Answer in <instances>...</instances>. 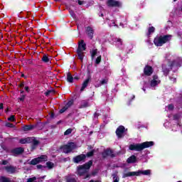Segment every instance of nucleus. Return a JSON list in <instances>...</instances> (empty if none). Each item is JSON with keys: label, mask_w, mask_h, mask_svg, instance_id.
<instances>
[{"label": "nucleus", "mask_w": 182, "mask_h": 182, "mask_svg": "<svg viewBox=\"0 0 182 182\" xmlns=\"http://www.w3.org/2000/svg\"><path fill=\"white\" fill-rule=\"evenodd\" d=\"M153 146H154V141H145L141 144H130L129 149L132 150V151H141L144 150V149H149V147Z\"/></svg>", "instance_id": "1"}, {"label": "nucleus", "mask_w": 182, "mask_h": 182, "mask_svg": "<svg viewBox=\"0 0 182 182\" xmlns=\"http://www.w3.org/2000/svg\"><path fill=\"white\" fill-rule=\"evenodd\" d=\"M171 41V35H164V36H156L154 39V43L155 46L161 47L163 46L165 43H167V42H170Z\"/></svg>", "instance_id": "2"}, {"label": "nucleus", "mask_w": 182, "mask_h": 182, "mask_svg": "<svg viewBox=\"0 0 182 182\" xmlns=\"http://www.w3.org/2000/svg\"><path fill=\"white\" fill-rule=\"evenodd\" d=\"M141 174H143V176H150L151 174V171L148 169L145 171L139 170L138 171L127 172L123 174L122 178H127V177H134V176L139 177V176Z\"/></svg>", "instance_id": "3"}, {"label": "nucleus", "mask_w": 182, "mask_h": 182, "mask_svg": "<svg viewBox=\"0 0 182 182\" xmlns=\"http://www.w3.org/2000/svg\"><path fill=\"white\" fill-rule=\"evenodd\" d=\"M86 50V43L84 40H80L78 42V47L77 48V55L78 56V59L83 62V58H85V53L83 51Z\"/></svg>", "instance_id": "4"}, {"label": "nucleus", "mask_w": 182, "mask_h": 182, "mask_svg": "<svg viewBox=\"0 0 182 182\" xmlns=\"http://www.w3.org/2000/svg\"><path fill=\"white\" fill-rule=\"evenodd\" d=\"M75 149H76V144H75L74 142H68V144H65L60 146V150H63V153L65 154L72 153Z\"/></svg>", "instance_id": "5"}, {"label": "nucleus", "mask_w": 182, "mask_h": 182, "mask_svg": "<svg viewBox=\"0 0 182 182\" xmlns=\"http://www.w3.org/2000/svg\"><path fill=\"white\" fill-rule=\"evenodd\" d=\"M43 161H48V156L41 155V156L34 158L29 162V164L31 166H36V164H39V163H42Z\"/></svg>", "instance_id": "6"}, {"label": "nucleus", "mask_w": 182, "mask_h": 182, "mask_svg": "<svg viewBox=\"0 0 182 182\" xmlns=\"http://www.w3.org/2000/svg\"><path fill=\"white\" fill-rule=\"evenodd\" d=\"M102 159H107V157H111V159H114L116 157V154L113 152V150L110 148L104 149L102 153Z\"/></svg>", "instance_id": "7"}, {"label": "nucleus", "mask_w": 182, "mask_h": 182, "mask_svg": "<svg viewBox=\"0 0 182 182\" xmlns=\"http://www.w3.org/2000/svg\"><path fill=\"white\" fill-rule=\"evenodd\" d=\"M77 175L80 176V177L84 176V179L86 180V178H89L90 177V174H89V171H87L85 168H81L80 165H79L77 168Z\"/></svg>", "instance_id": "8"}, {"label": "nucleus", "mask_w": 182, "mask_h": 182, "mask_svg": "<svg viewBox=\"0 0 182 182\" xmlns=\"http://www.w3.org/2000/svg\"><path fill=\"white\" fill-rule=\"evenodd\" d=\"M115 133L118 139H123L124 133H126V128L124 126L120 125L117 128Z\"/></svg>", "instance_id": "9"}, {"label": "nucleus", "mask_w": 182, "mask_h": 182, "mask_svg": "<svg viewBox=\"0 0 182 182\" xmlns=\"http://www.w3.org/2000/svg\"><path fill=\"white\" fill-rule=\"evenodd\" d=\"M85 160H86V155L83 154L75 156L73 158V161L75 164H79V163H81V161L85 162Z\"/></svg>", "instance_id": "10"}, {"label": "nucleus", "mask_w": 182, "mask_h": 182, "mask_svg": "<svg viewBox=\"0 0 182 182\" xmlns=\"http://www.w3.org/2000/svg\"><path fill=\"white\" fill-rule=\"evenodd\" d=\"M107 5L109 8H120V6H122V3L116 0H107Z\"/></svg>", "instance_id": "11"}, {"label": "nucleus", "mask_w": 182, "mask_h": 182, "mask_svg": "<svg viewBox=\"0 0 182 182\" xmlns=\"http://www.w3.org/2000/svg\"><path fill=\"white\" fill-rule=\"evenodd\" d=\"M153 72H154V69L151 65H146L144 68V75L145 76H151L153 75Z\"/></svg>", "instance_id": "12"}, {"label": "nucleus", "mask_w": 182, "mask_h": 182, "mask_svg": "<svg viewBox=\"0 0 182 182\" xmlns=\"http://www.w3.org/2000/svg\"><path fill=\"white\" fill-rule=\"evenodd\" d=\"M25 151V149L22 147L14 148L11 150L12 154L14 156H19Z\"/></svg>", "instance_id": "13"}, {"label": "nucleus", "mask_w": 182, "mask_h": 182, "mask_svg": "<svg viewBox=\"0 0 182 182\" xmlns=\"http://www.w3.org/2000/svg\"><path fill=\"white\" fill-rule=\"evenodd\" d=\"M73 105V100H70L68 101L66 105L61 109L59 110V113H60L62 114V113H65V111L68 110V109H69V107H71Z\"/></svg>", "instance_id": "14"}, {"label": "nucleus", "mask_w": 182, "mask_h": 182, "mask_svg": "<svg viewBox=\"0 0 182 182\" xmlns=\"http://www.w3.org/2000/svg\"><path fill=\"white\" fill-rule=\"evenodd\" d=\"M93 166V161L90 160L88 162H86L83 165H80V168H85L87 171H89L90 170V168Z\"/></svg>", "instance_id": "15"}, {"label": "nucleus", "mask_w": 182, "mask_h": 182, "mask_svg": "<svg viewBox=\"0 0 182 182\" xmlns=\"http://www.w3.org/2000/svg\"><path fill=\"white\" fill-rule=\"evenodd\" d=\"M85 32L90 39H93V35L95 33V30H93V28L87 26L85 29Z\"/></svg>", "instance_id": "16"}, {"label": "nucleus", "mask_w": 182, "mask_h": 182, "mask_svg": "<svg viewBox=\"0 0 182 182\" xmlns=\"http://www.w3.org/2000/svg\"><path fill=\"white\" fill-rule=\"evenodd\" d=\"M91 79H92V77H90V75H89L87 77V78L84 80V82H82V87L80 88V92H83V90H85V88L87 87V86L89 85V82H90Z\"/></svg>", "instance_id": "17"}, {"label": "nucleus", "mask_w": 182, "mask_h": 182, "mask_svg": "<svg viewBox=\"0 0 182 182\" xmlns=\"http://www.w3.org/2000/svg\"><path fill=\"white\" fill-rule=\"evenodd\" d=\"M5 170L7 173L10 174H14L16 171V168L13 166H5Z\"/></svg>", "instance_id": "18"}, {"label": "nucleus", "mask_w": 182, "mask_h": 182, "mask_svg": "<svg viewBox=\"0 0 182 182\" xmlns=\"http://www.w3.org/2000/svg\"><path fill=\"white\" fill-rule=\"evenodd\" d=\"M136 161H137V157L134 155H132V156H129L127 159V163L128 164H134V163H136Z\"/></svg>", "instance_id": "19"}, {"label": "nucleus", "mask_w": 182, "mask_h": 182, "mask_svg": "<svg viewBox=\"0 0 182 182\" xmlns=\"http://www.w3.org/2000/svg\"><path fill=\"white\" fill-rule=\"evenodd\" d=\"M40 141H38L36 138L33 139V141L31 142V151H33L36 149V147H38V146H39L40 144Z\"/></svg>", "instance_id": "20"}, {"label": "nucleus", "mask_w": 182, "mask_h": 182, "mask_svg": "<svg viewBox=\"0 0 182 182\" xmlns=\"http://www.w3.org/2000/svg\"><path fill=\"white\" fill-rule=\"evenodd\" d=\"M174 66H178V61L173 60L172 61H168V67L170 68L171 70L174 68Z\"/></svg>", "instance_id": "21"}, {"label": "nucleus", "mask_w": 182, "mask_h": 182, "mask_svg": "<svg viewBox=\"0 0 182 182\" xmlns=\"http://www.w3.org/2000/svg\"><path fill=\"white\" fill-rule=\"evenodd\" d=\"M35 126L33 125H25L22 127V130L23 132H29V130H33L34 129Z\"/></svg>", "instance_id": "22"}, {"label": "nucleus", "mask_w": 182, "mask_h": 182, "mask_svg": "<svg viewBox=\"0 0 182 182\" xmlns=\"http://www.w3.org/2000/svg\"><path fill=\"white\" fill-rule=\"evenodd\" d=\"M65 182H77L76 178L68 176L65 177Z\"/></svg>", "instance_id": "23"}, {"label": "nucleus", "mask_w": 182, "mask_h": 182, "mask_svg": "<svg viewBox=\"0 0 182 182\" xmlns=\"http://www.w3.org/2000/svg\"><path fill=\"white\" fill-rule=\"evenodd\" d=\"M67 82L68 83H73V76L70 73H67Z\"/></svg>", "instance_id": "24"}, {"label": "nucleus", "mask_w": 182, "mask_h": 182, "mask_svg": "<svg viewBox=\"0 0 182 182\" xmlns=\"http://www.w3.org/2000/svg\"><path fill=\"white\" fill-rule=\"evenodd\" d=\"M85 107H89V102L87 101H82L79 109H85Z\"/></svg>", "instance_id": "25"}, {"label": "nucleus", "mask_w": 182, "mask_h": 182, "mask_svg": "<svg viewBox=\"0 0 182 182\" xmlns=\"http://www.w3.org/2000/svg\"><path fill=\"white\" fill-rule=\"evenodd\" d=\"M42 62H43L44 63H49V62H50V59L49 58V57H48V55H43V58H41Z\"/></svg>", "instance_id": "26"}, {"label": "nucleus", "mask_w": 182, "mask_h": 182, "mask_svg": "<svg viewBox=\"0 0 182 182\" xmlns=\"http://www.w3.org/2000/svg\"><path fill=\"white\" fill-rule=\"evenodd\" d=\"M156 28L154 26H151L148 28L147 36H150L151 33H154Z\"/></svg>", "instance_id": "27"}, {"label": "nucleus", "mask_w": 182, "mask_h": 182, "mask_svg": "<svg viewBox=\"0 0 182 182\" xmlns=\"http://www.w3.org/2000/svg\"><path fill=\"white\" fill-rule=\"evenodd\" d=\"M90 54H91V59H95V56L97 55V49H92L90 51Z\"/></svg>", "instance_id": "28"}, {"label": "nucleus", "mask_w": 182, "mask_h": 182, "mask_svg": "<svg viewBox=\"0 0 182 182\" xmlns=\"http://www.w3.org/2000/svg\"><path fill=\"white\" fill-rule=\"evenodd\" d=\"M159 83H160V80H152L151 81V87H156V86H157V85H159Z\"/></svg>", "instance_id": "29"}, {"label": "nucleus", "mask_w": 182, "mask_h": 182, "mask_svg": "<svg viewBox=\"0 0 182 182\" xmlns=\"http://www.w3.org/2000/svg\"><path fill=\"white\" fill-rule=\"evenodd\" d=\"M46 167H48V168L49 170H50V169H52L53 167H55V164H53V163H52V162H50V161L46 162Z\"/></svg>", "instance_id": "30"}, {"label": "nucleus", "mask_w": 182, "mask_h": 182, "mask_svg": "<svg viewBox=\"0 0 182 182\" xmlns=\"http://www.w3.org/2000/svg\"><path fill=\"white\" fill-rule=\"evenodd\" d=\"M95 151H96L95 149H92V151L87 153L85 155L86 157H93L95 156Z\"/></svg>", "instance_id": "31"}, {"label": "nucleus", "mask_w": 182, "mask_h": 182, "mask_svg": "<svg viewBox=\"0 0 182 182\" xmlns=\"http://www.w3.org/2000/svg\"><path fill=\"white\" fill-rule=\"evenodd\" d=\"M72 132H73V129L72 128L68 129L65 132H64V136H69V134H72Z\"/></svg>", "instance_id": "32"}, {"label": "nucleus", "mask_w": 182, "mask_h": 182, "mask_svg": "<svg viewBox=\"0 0 182 182\" xmlns=\"http://www.w3.org/2000/svg\"><path fill=\"white\" fill-rule=\"evenodd\" d=\"M27 144H31L35 140V137H27L26 138Z\"/></svg>", "instance_id": "33"}, {"label": "nucleus", "mask_w": 182, "mask_h": 182, "mask_svg": "<svg viewBox=\"0 0 182 182\" xmlns=\"http://www.w3.org/2000/svg\"><path fill=\"white\" fill-rule=\"evenodd\" d=\"M102 62V55L98 56L96 60H95V64L96 65H100V63Z\"/></svg>", "instance_id": "34"}, {"label": "nucleus", "mask_w": 182, "mask_h": 182, "mask_svg": "<svg viewBox=\"0 0 182 182\" xmlns=\"http://www.w3.org/2000/svg\"><path fill=\"white\" fill-rule=\"evenodd\" d=\"M5 126L6 127H10V129H14V127H15V125L11 122H6Z\"/></svg>", "instance_id": "35"}, {"label": "nucleus", "mask_w": 182, "mask_h": 182, "mask_svg": "<svg viewBox=\"0 0 182 182\" xmlns=\"http://www.w3.org/2000/svg\"><path fill=\"white\" fill-rule=\"evenodd\" d=\"M112 177H113V182H119V178H117V173H114L112 174Z\"/></svg>", "instance_id": "36"}, {"label": "nucleus", "mask_w": 182, "mask_h": 182, "mask_svg": "<svg viewBox=\"0 0 182 182\" xmlns=\"http://www.w3.org/2000/svg\"><path fill=\"white\" fill-rule=\"evenodd\" d=\"M108 82H109L108 79H103L100 82V85H107Z\"/></svg>", "instance_id": "37"}, {"label": "nucleus", "mask_w": 182, "mask_h": 182, "mask_svg": "<svg viewBox=\"0 0 182 182\" xmlns=\"http://www.w3.org/2000/svg\"><path fill=\"white\" fill-rule=\"evenodd\" d=\"M7 120H9V122H16V119H15V115H11Z\"/></svg>", "instance_id": "38"}, {"label": "nucleus", "mask_w": 182, "mask_h": 182, "mask_svg": "<svg viewBox=\"0 0 182 182\" xmlns=\"http://www.w3.org/2000/svg\"><path fill=\"white\" fill-rule=\"evenodd\" d=\"M38 170H43V168H46V166H43L41 164H38L36 166Z\"/></svg>", "instance_id": "39"}, {"label": "nucleus", "mask_w": 182, "mask_h": 182, "mask_svg": "<svg viewBox=\"0 0 182 182\" xmlns=\"http://www.w3.org/2000/svg\"><path fill=\"white\" fill-rule=\"evenodd\" d=\"M19 143H20V144H27L26 138L20 139Z\"/></svg>", "instance_id": "40"}, {"label": "nucleus", "mask_w": 182, "mask_h": 182, "mask_svg": "<svg viewBox=\"0 0 182 182\" xmlns=\"http://www.w3.org/2000/svg\"><path fill=\"white\" fill-rule=\"evenodd\" d=\"M25 97H26V95H22L21 97L18 98V100H20V102H25Z\"/></svg>", "instance_id": "41"}, {"label": "nucleus", "mask_w": 182, "mask_h": 182, "mask_svg": "<svg viewBox=\"0 0 182 182\" xmlns=\"http://www.w3.org/2000/svg\"><path fill=\"white\" fill-rule=\"evenodd\" d=\"M168 110H174V105L173 104H169L168 105Z\"/></svg>", "instance_id": "42"}, {"label": "nucleus", "mask_w": 182, "mask_h": 182, "mask_svg": "<svg viewBox=\"0 0 182 182\" xmlns=\"http://www.w3.org/2000/svg\"><path fill=\"white\" fill-rule=\"evenodd\" d=\"M117 42L122 46L123 45V41H122V38H117Z\"/></svg>", "instance_id": "43"}, {"label": "nucleus", "mask_w": 182, "mask_h": 182, "mask_svg": "<svg viewBox=\"0 0 182 182\" xmlns=\"http://www.w3.org/2000/svg\"><path fill=\"white\" fill-rule=\"evenodd\" d=\"M52 92H53V90H50L47 91V92H45L46 96V97L49 96V95H50V93H52Z\"/></svg>", "instance_id": "44"}, {"label": "nucleus", "mask_w": 182, "mask_h": 182, "mask_svg": "<svg viewBox=\"0 0 182 182\" xmlns=\"http://www.w3.org/2000/svg\"><path fill=\"white\" fill-rule=\"evenodd\" d=\"M163 71L164 73H166V75H168V73H170V70H168V68H164Z\"/></svg>", "instance_id": "45"}, {"label": "nucleus", "mask_w": 182, "mask_h": 182, "mask_svg": "<svg viewBox=\"0 0 182 182\" xmlns=\"http://www.w3.org/2000/svg\"><path fill=\"white\" fill-rule=\"evenodd\" d=\"M153 80H159V75H153Z\"/></svg>", "instance_id": "46"}, {"label": "nucleus", "mask_w": 182, "mask_h": 182, "mask_svg": "<svg viewBox=\"0 0 182 182\" xmlns=\"http://www.w3.org/2000/svg\"><path fill=\"white\" fill-rule=\"evenodd\" d=\"M23 86H25V82H21L19 85L18 87H23Z\"/></svg>", "instance_id": "47"}, {"label": "nucleus", "mask_w": 182, "mask_h": 182, "mask_svg": "<svg viewBox=\"0 0 182 182\" xmlns=\"http://www.w3.org/2000/svg\"><path fill=\"white\" fill-rule=\"evenodd\" d=\"M73 80H79V76H77V75H74V76H73Z\"/></svg>", "instance_id": "48"}, {"label": "nucleus", "mask_w": 182, "mask_h": 182, "mask_svg": "<svg viewBox=\"0 0 182 182\" xmlns=\"http://www.w3.org/2000/svg\"><path fill=\"white\" fill-rule=\"evenodd\" d=\"M100 115V114L99 113L95 112V113L94 114V117H95V118L97 119V117H99Z\"/></svg>", "instance_id": "49"}, {"label": "nucleus", "mask_w": 182, "mask_h": 182, "mask_svg": "<svg viewBox=\"0 0 182 182\" xmlns=\"http://www.w3.org/2000/svg\"><path fill=\"white\" fill-rule=\"evenodd\" d=\"M70 15L72 16L73 18H75L76 17V14L73 11L70 12Z\"/></svg>", "instance_id": "50"}, {"label": "nucleus", "mask_w": 182, "mask_h": 182, "mask_svg": "<svg viewBox=\"0 0 182 182\" xmlns=\"http://www.w3.org/2000/svg\"><path fill=\"white\" fill-rule=\"evenodd\" d=\"M173 120H178V115H177V114L174 115Z\"/></svg>", "instance_id": "51"}, {"label": "nucleus", "mask_w": 182, "mask_h": 182, "mask_svg": "<svg viewBox=\"0 0 182 182\" xmlns=\"http://www.w3.org/2000/svg\"><path fill=\"white\" fill-rule=\"evenodd\" d=\"M25 90L27 92V93H29V87L26 86L25 87Z\"/></svg>", "instance_id": "52"}, {"label": "nucleus", "mask_w": 182, "mask_h": 182, "mask_svg": "<svg viewBox=\"0 0 182 182\" xmlns=\"http://www.w3.org/2000/svg\"><path fill=\"white\" fill-rule=\"evenodd\" d=\"M21 77H24V79H28V76L25 75V74H21Z\"/></svg>", "instance_id": "53"}, {"label": "nucleus", "mask_w": 182, "mask_h": 182, "mask_svg": "<svg viewBox=\"0 0 182 182\" xmlns=\"http://www.w3.org/2000/svg\"><path fill=\"white\" fill-rule=\"evenodd\" d=\"M4 109V104L1 103L0 104V110H2Z\"/></svg>", "instance_id": "54"}, {"label": "nucleus", "mask_w": 182, "mask_h": 182, "mask_svg": "<svg viewBox=\"0 0 182 182\" xmlns=\"http://www.w3.org/2000/svg\"><path fill=\"white\" fill-rule=\"evenodd\" d=\"M2 164H3L4 166H6V164H8V161H3Z\"/></svg>", "instance_id": "55"}, {"label": "nucleus", "mask_w": 182, "mask_h": 182, "mask_svg": "<svg viewBox=\"0 0 182 182\" xmlns=\"http://www.w3.org/2000/svg\"><path fill=\"white\" fill-rule=\"evenodd\" d=\"M78 5H83V1L78 0Z\"/></svg>", "instance_id": "56"}, {"label": "nucleus", "mask_w": 182, "mask_h": 182, "mask_svg": "<svg viewBox=\"0 0 182 182\" xmlns=\"http://www.w3.org/2000/svg\"><path fill=\"white\" fill-rule=\"evenodd\" d=\"M53 117H55V113L52 112L50 114V118L53 119Z\"/></svg>", "instance_id": "57"}, {"label": "nucleus", "mask_w": 182, "mask_h": 182, "mask_svg": "<svg viewBox=\"0 0 182 182\" xmlns=\"http://www.w3.org/2000/svg\"><path fill=\"white\" fill-rule=\"evenodd\" d=\"M96 174H97V171H92V176H96Z\"/></svg>", "instance_id": "58"}, {"label": "nucleus", "mask_w": 182, "mask_h": 182, "mask_svg": "<svg viewBox=\"0 0 182 182\" xmlns=\"http://www.w3.org/2000/svg\"><path fill=\"white\" fill-rule=\"evenodd\" d=\"M135 98H136V96L135 95H132V97L130 100V102H132V100H134Z\"/></svg>", "instance_id": "59"}, {"label": "nucleus", "mask_w": 182, "mask_h": 182, "mask_svg": "<svg viewBox=\"0 0 182 182\" xmlns=\"http://www.w3.org/2000/svg\"><path fill=\"white\" fill-rule=\"evenodd\" d=\"M8 112H9V107H7V108L5 109V112H6V113H8Z\"/></svg>", "instance_id": "60"}, {"label": "nucleus", "mask_w": 182, "mask_h": 182, "mask_svg": "<svg viewBox=\"0 0 182 182\" xmlns=\"http://www.w3.org/2000/svg\"><path fill=\"white\" fill-rule=\"evenodd\" d=\"M89 182H99L97 181L90 180Z\"/></svg>", "instance_id": "61"}, {"label": "nucleus", "mask_w": 182, "mask_h": 182, "mask_svg": "<svg viewBox=\"0 0 182 182\" xmlns=\"http://www.w3.org/2000/svg\"><path fill=\"white\" fill-rule=\"evenodd\" d=\"M23 93H25V91H23V90L21 91V95L23 94Z\"/></svg>", "instance_id": "62"}, {"label": "nucleus", "mask_w": 182, "mask_h": 182, "mask_svg": "<svg viewBox=\"0 0 182 182\" xmlns=\"http://www.w3.org/2000/svg\"><path fill=\"white\" fill-rule=\"evenodd\" d=\"M60 121H58V122H57V124H60Z\"/></svg>", "instance_id": "63"}, {"label": "nucleus", "mask_w": 182, "mask_h": 182, "mask_svg": "<svg viewBox=\"0 0 182 182\" xmlns=\"http://www.w3.org/2000/svg\"><path fill=\"white\" fill-rule=\"evenodd\" d=\"M100 16H104L103 14H101V15H100Z\"/></svg>", "instance_id": "64"}]
</instances>
